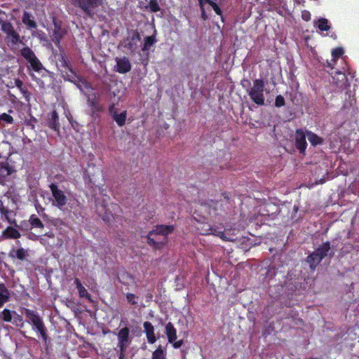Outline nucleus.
<instances>
[{
  "mask_svg": "<svg viewBox=\"0 0 359 359\" xmlns=\"http://www.w3.org/2000/svg\"><path fill=\"white\" fill-rule=\"evenodd\" d=\"M175 229L173 225H157L147 236V243L154 249H162L168 243V236Z\"/></svg>",
  "mask_w": 359,
  "mask_h": 359,
  "instance_id": "1",
  "label": "nucleus"
},
{
  "mask_svg": "<svg viewBox=\"0 0 359 359\" xmlns=\"http://www.w3.org/2000/svg\"><path fill=\"white\" fill-rule=\"evenodd\" d=\"M223 198L218 201L211 200L208 203L210 208L209 214L214 215H227L228 211L233 208L229 194L227 193L222 194Z\"/></svg>",
  "mask_w": 359,
  "mask_h": 359,
  "instance_id": "2",
  "label": "nucleus"
},
{
  "mask_svg": "<svg viewBox=\"0 0 359 359\" xmlns=\"http://www.w3.org/2000/svg\"><path fill=\"white\" fill-rule=\"evenodd\" d=\"M265 83L262 79H257L253 81L252 88L248 90V94L251 100L258 106L264 104Z\"/></svg>",
  "mask_w": 359,
  "mask_h": 359,
  "instance_id": "3",
  "label": "nucleus"
},
{
  "mask_svg": "<svg viewBox=\"0 0 359 359\" xmlns=\"http://www.w3.org/2000/svg\"><path fill=\"white\" fill-rule=\"evenodd\" d=\"M20 55L29 64L27 67L28 69H32L38 73L44 69L43 64L31 48L28 46L23 47L20 50Z\"/></svg>",
  "mask_w": 359,
  "mask_h": 359,
  "instance_id": "4",
  "label": "nucleus"
},
{
  "mask_svg": "<svg viewBox=\"0 0 359 359\" xmlns=\"http://www.w3.org/2000/svg\"><path fill=\"white\" fill-rule=\"evenodd\" d=\"M0 25L1 31L6 34V41L8 45L13 46L22 43L20 34L15 29L11 22L0 19Z\"/></svg>",
  "mask_w": 359,
  "mask_h": 359,
  "instance_id": "5",
  "label": "nucleus"
},
{
  "mask_svg": "<svg viewBox=\"0 0 359 359\" xmlns=\"http://www.w3.org/2000/svg\"><path fill=\"white\" fill-rule=\"evenodd\" d=\"M74 4L80 8L89 18H92L95 14V10L102 5V0H73Z\"/></svg>",
  "mask_w": 359,
  "mask_h": 359,
  "instance_id": "6",
  "label": "nucleus"
},
{
  "mask_svg": "<svg viewBox=\"0 0 359 359\" xmlns=\"http://www.w3.org/2000/svg\"><path fill=\"white\" fill-rule=\"evenodd\" d=\"M88 107L90 108L91 116L94 118L99 117V114L104 111V106L100 103V98L95 93H85Z\"/></svg>",
  "mask_w": 359,
  "mask_h": 359,
  "instance_id": "7",
  "label": "nucleus"
},
{
  "mask_svg": "<svg viewBox=\"0 0 359 359\" xmlns=\"http://www.w3.org/2000/svg\"><path fill=\"white\" fill-rule=\"evenodd\" d=\"M141 36L139 32L135 29L133 30L130 34L127 36L123 41V46L130 53H135L137 48V43L140 41Z\"/></svg>",
  "mask_w": 359,
  "mask_h": 359,
  "instance_id": "8",
  "label": "nucleus"
},
{
  "mask_svg": "<svg viewBox=\"0 0 359 359\" xmlns=\"http://www.w3.org/2000/svg\"><path fill=\"white\" fill-rule=\"evenodd\" d=\"M50 190L52 193L53 197L55 200V205L58 208L61 209L62 207L66 205L67 202V198L65 196L63 191L60 190L57 185L55 183H51L49 185Z\"/></svg>",
  "mask_w": 359,
  "mask_h": 359,
  "instance_id": "9",
  "label": "nucleus"
},
{
  "mask_svg": "<svg viewBox=\"0 0 359 359\" xmlns=\"http://www.w3.org/2000/svg\"><path fill=\"white\" fill-rule=\"evenodd\" d=\"M306 130L304 131L301 128L297 129L295 130L294 145L299 152L302 154H305V151L307 147V142L306 140Z\"/></svg>",
  "mask_w": 359,
  "mask_h": 359,
  "instance_id": "10",
  "label": "nucleus"
},
{
  "mask_svg": "<svg viewBox=\"0 0 359 359\" xmlns=\"http://www.w3.org/2000/svg\"><path fill=\"white\" fill-rule=\"evenodd\" d=\"M201 233L203 235H214L218 236L222 241H229V238L225 236L224 232L218 226H211L208 224L203 225V227L201 229Z\"/></svg>",
  "mask_w": 359,
  "mask_h": 359,
  "instance_id": "11",
  "label": "nucleus"
},
{
  "mask_svg": "<svg viewBox=\"0 0 359 359\" xmlns=\"http://www.w3.org/2000/svg\"><path fill=\"white\" fill-rule=\"evenodd\" d=\"M54 29L51 35V39L57 48L60 47V41L67 34L65 29L62 27L60 23L54 21Z\"/></svg>",
  "mask_w": 359,
  "mask_h": 359,
  "instance_id": "12",
  "label": "nucleus"
},
{
  "mask_svg": "<svg viewBox=\"0 0 359 359\" xmlns=\"http://www.w3.org/2000/svg\"><path fill=\"white\" fill-rule=\"evenodd\" d=\"M115 61L116 63L115 71L116 72L123 74L131 70L132 65L128 57H116Z\"/></svg>",
  "mask_w": 359,
  "mask_h": 359,
  "instance_id": "13",
  "label": "nucleus"
},
{
  "mask_svg": "<svg viewBox=\"0 0 359 359\" xmlns=\"http://www.w3.org/2000/svg\"><path fill=\"white\" fill-rule=\"evenodd\" d=\"M109 112L119 127H122L125 125L127 118L126 111L118 114L115 111L114 104H111L109 107Z\"/></svg>",
  "mask_w": 359,
  "mask_h": 359,
  "instance_id": "14",
  "label": "nucleus"
},
{
  "mask_svg": "<svg viewBox=\"0 0 359 359\" xmlns=\"http://www.w3.org/2000/svg\"><path fill=\"white\" fill-rule=\"evenodd\" d=\"M313 252H315L323 259L327 255L332 258L334 255V252L331 251L330 241H326L322 245H320Z\"/></svg>",
  "mask_w": 359,
  "mask_h": 359,
  "instance_id": "15",
  "label": "nucleus"
},
{
  "mask_svg": "<svg viewBox=\"0 0 359 359\" xmlns=\"http://www.w3.org/2000/svg\"><path fill=\"white\" fill-rule=\"evenodd\" d=\"M31 320L32 322L34 328L39 332L43 340L46 342L47 334L46 333L45 326L39 318V316H31Z\"/></svg>",
  "mask_w": 359,
  "mask_h": 359,
  "instance_id": "16",
  "label": "nucleus"
},
{
  "mask_svg": "<svg viewBox=\"0 0 359 359\" xmlns=\"http://www.w3.org/2000/svg\"><path fill=\"white\" fill-rule=\"evenodd\" d=\"M29 256V250L24 249L22 248L15 249L12 248L9 253L8 257L13 259H18L24 261Z\"/></svg>",
  "mask_w": 359,
  "mask_h": 359,
  "instance_id": "17",
  "label": "nucleus"
},
{
  "mask_svg": "<svg viewBox=\"0 0 359 359\" xmlns=\"http://www.w3.org/2000/svg\"><path fill=\"white\" fill-rule=\"evenodd\" d=\"M129 330L127 327L122 328L118 334V342L121 350L124 351L128 344Z\"/></svg>",
  "mask_w": 359,
  "mask_h": 359,
  "instance_id": "18",
  "label": "nucleus"
},
{
  "mask_svg": "<svg viewBox=\"0 0 359 359\" xmlns=\"http://www.w3.org/2000/svg\"><path fill=\"white\" fill-rule=\"evenodd\" d=\"M322 260L323 259H321L315 252L309 255L306 258V262L309 265V268L311 271H315Z\"/></svg>",
  "mask_w": 359,
  "mask_h": 359,
  "instance_id": "19",
  "label": "nucleus"
},
{
  "mask_svg": "<svg viewBox=\"0 0 359 359\" xmlns=\"http://www.w3.org/2000/svg\"><path fill=\"white\" fill-rule=\"evenodd\" d=\"M15 85L19 89V90L21 92V93L23 95L25 101L27 103H29L30 98H31V93L29 91L27 87L24 85L22 81L20 80V79H15Z\"/></svg>",
  "mask_w": 359,
  "mask_h": 359,
  "instance_id": "20",
  "label": "nucleus"
},
{
  "mask_svg": "<svg viewBox=\"0 0 359 359\" xmlns=\"http://www.w3.org/2000/svg\"><path fill=\"white\" fill-rule=\"evenodd\" d=\"M76 83H74L76 87L82 92L83 94L86 93L85 90H94V88L92 86V84L88 82L86 79L83 77L80 76L79 78H77L76 80Z\"/></svg>",
  "mask_w": 359,
  "mask_h": 359,
  "instance_id": "21",
  "label": "nucleus"
},
{
  "mask_svg": "<svg viewBox=\"0 0 359 359\" xmlns=\"http://www.w3.org/2000/svg\"><path fill=\"white\" fill-rule=\"evenodd\" d=\"M48 126L52 130L59 132L60 126L59 123V116L57 112L55 110H53L51 112L50 117L48 121Z\"/></svg>",
  "mask_w": 359,
  "mask_h": 359,
  "instance_id": "22",
  "label": "nucleus"
},
{
  "mask_svg": "<svg viewBox=\"0 0 359 359\" xmlns=\"http://www.w3.org/2000/svg\"><path fill=\"white\" fill-rule=\"evenodd\" d=\"M22 22L23 24L27 25L29 29H36L37 27V24L34 20V17L29 12L26 11H24L23 13L22 17Z\"/></svg>",
  "mask_w": 359,
  "mask_h": 359,
  "instance_id": "23",
  "label": "nucleus"
},
{
  "mask_svg": "<svg viewBox=\"0 0 359 359\" xmlns=\"http://www.w3.org/2000/svg\"><path fill=\"white\" fill-rule=\"evenodd\" d=\"M2 236L5 238L18 239L20 238V233L12 226H8L3 232Z\"/></svg>",
  "mask_w": 359,
  "mask_h": 359,
  "instance_id": "24",
  "label": "nucleus"
},
{
  "mask_svg": "<svg viewBox=\"0 0 359 359\" xmlns=\"http://www.w3.org/2000/svg\"><path fill=\"white\" fill-rule=\"evenodd\" d=\"M306 135L311 144L313 147L323 143V139L311 130H306Z\"/></svg>",
  "mask_w": 359,
  "mask_h": 359,
  "instance_id": "25",
  "label": "nucleus"
},
{
  "mask_svg": "<svg viewBox=\"0 0 359 359\" xmlns=\"http://www.w3.org/2000/svg\"><path fill=\"white\" fill-rule=\"evenodd\" d=\"M144 327L145 329L148 342L150 344H154L156 339L154 335V327L149 322H145L144 323Z\"/></svg>",
  "mask_w": 359,
  "mask_h": 359,
  "instance_id": "26",
  "label": "nucleus"
},
{
  "mask_svg": "<svg viewBox=\"0 0 359 359\" xmlns=\"http://www.w3.org/2000/svg\"><path fill=\"white\" fill-rule=\"evenodd\" d=\"M165 333L167 334L168 341L174 342L177 339V331L171 323H168L165 326Z\"/></svg>",
  "mask_w": 359,
  "mask_h": 359,
  "instance_id": "27",
  "label": "nucleus"
},
{
  "mask_svg": "<svg viewBox=\"0 0 359 359\" xmlns=\"http://www.w3.org/2000/svg\"><path fill=\"white\" fill-rule=\"evenodd\" d=\"M9 290L6 288L4 284H1L0 285V309L9 300Z\"/></svg>",
  "mask_w": 359,
  "mask_h": 359,
  "instance_id": "28",
  "label": "nucleus"
},
{
  "mask_svg": "<svg viewBox=\"0 0 359 359\" xmlns=\"http://www.w3.org/2000/svg\"><path fill=\"white\" fill-rule=\"evenodd\" d=\"M74 284L76 285V287L79 292L80 297H85L88 299H90V294L88 292L87 290L83 286L79 278H75Z\"/></svg>",
  "mask_w": 359,
  "mask_h": 359,
  "instance_id": "29",
  "label": "nucleus"
},
{
  "mask_svg": "<svg viewBox=\"0 0 359 359\" xmlns=\"http://www.w3.org/2000/svg\"><path fill=\"white\" fill-rule=\"evenodd\" d=\"M29 222L31 226V229H43L44 224L41 219L34 214L32 215L29 218Z\"/></svg>",
  "mask_w": 359,
  "mask_h": 359,
  "instance_id": "30",
  "label": "nucleus"
},
{
  "mask_svg": "<svg viewBox=\"0 0 359 359\" xmlns=\"http://www.w3.org/2000/svg\"><path fill=\"white\" fill-rule=\"evenodd\" d=\"M156 41L157 40L155 34L146 36L144 39V44L142 48V50L144 52L149 50L150 47L155 44Z\"/></svg>",
  "mask_w": 359,
  "mask_h": 359,
  "instance_id": "31",
  "label": "nucleus"
},
{
  "mask_svg": "<svg viewBox=\"0 0 359 359\" xmlns=\"http://www.w3.org/2000/svg\"><path fill=\"white\" fill-rule=\"evenodd\" d=\"M318 22V28L320 31H328L330 29V25H329V22L326 18H320Z\"/></svg>",
  "mask_w": 359,
  "mask_h": 359,
  "instance_id": "32",
  "label": "nucleus"
},
{
  "mask_svg": "<svg viewBox=\"0 0 359 359\" xmlns=\"http://www.w3.org/2000/svg\"><path fill=\"white\" fill-rule=\"evenodd\" d=\"M152 13H156L161 11L160 5L158 0H149L148 6H146Z\"/></svg>",
  "mask_w": 359,
  "mask_h": 359,
  "instance_id": "33",
  "label": "nucleus"
},
{
  "mask_svg": "<svg viewBox=\"0 0 359 359\" xmlns=\"http://www.w3.org/2000/svg\"><path fill=\"white\" fill-rule=\"evenodd\" d=\"M67 70L69 71V73L66 72L67 79L73 83H76V80L80 76L76 74L72 67H69Z\"/></svg>",
  "mask_w": 359,
  "mask_h": 359,
  "instance_id": "34",
  "label": "nucleus"
},
{
  "mask_svg": "<svg viewBox=\"0 0 359 359\" xmlns=\"http://www.w3.org/2000/svg\"><path fill=\"white\" fill-rule=\"evenodd\" d=\"M152 359H165V354L161 346L153 352Z\"/></svg>",
  "mask_w": 359,
  "mask_h": 359,
  "instance_id": "35",
  "label": "nucleus"
},
{
  "mask_svg": "<svg viewBox=\"0 0 359 359\" xmlns=\"http://www.w3.org/2000/svg\"><path fill=\"white\" fill-rule=\"evenodd\" d=\"M344 49L341 47H337L332 50V57L334 60H338L344 54Z\"/></svg>",
  "mask_w": 359,
  "mask_h": 359,
  "instance_id": "36",
  "label": "nucleus"
},
{
  "mask_svg": "<svg viewBox=\"0 0 359 359\" xmlns=\"http://www.w3.org/2000/svg\"><path fill=\"white\" fill-rule=\"evenodd\" d=\"M205 1L206 3H208L212 8V9L215 11V12L218 15H222V11L221 8H219V6L216 3H215L212 0H205Z\"/></svg>",
  "mask_w": 359,
  "mask_h": 359,
  "instance_id": "37",
  "label": "nucleus"
},
{
  "mask_svg": "<svg viewBox=\"0 0 359 359\" xmlns=\"http://www.w3.org/2000/svg\"><path fill=\"white\" fill-rule=\"evenodd\" d=\"M127 302L132 305L137 304L138 297L132 293H127L126 294Z\"/></svg>",
  "mask_w": 359,
  "mask_h": 359,
  "instance_id": "38",
  "label": "nucleus"
},
{
  "mask_svg": "<svg viewBox=\"0 0 359 359\" xmlns=\"http://www.w3.org/2000/svg\"><path fill=\"white\" fill-rule=\"evenodd\" d=\"M285 100L283 96L281 95H278L276 97L274 105L276 107H281L285 106Z\"/></svg>",
  "mask_w": 359,
  "mask_h": 359,
  "instance_id": "39",
  "label": "nucleus"
},
{
  "mask_svg": "<svg viewBox=\"0 0 359 359\" xmlns=\"http://www.w3.org/2000/svg\"><path fill=\"white\" fill-rule=\"evenodd\" d=\"M60 62L61 63L62 67L65 68L66 69H69V67H72L65 55H61Z\"/></svg>",
  "mask_w": 359,
  "mask_h": 359,
  "instance_id": "40",
  "label": "nucleus"
},
{
  "mask_svg": "<svg viewBox=\"0 0 359 359\" xmlns=\"http://www.w3.org/2000/svg\"><path fill=\"white\" fill-rule=\"evenodd\" d=\"M0 118L1 121H4L6 123L12 124L13 123V118L11 115L6 113L1 114Z\"/></svg>",
  "mask_w": 359,
  "mask_h": 359,
  "instance_id": "41",
  "label": "nucleus"
},
{
  "mask_svg": "<svg viewBox=\"0 0 359 359\" xmlns=\"http://www.w3.org/2000/svg\"><path fill=\"white\" fill-rule=\"evenodd\" d=\"M123 284L129 285L134 281L133 277L128 272H126V280H119Z\"/></svg>",
  "mask_w": 359,
  "mask_h": 359,
  "instance_id": "42",
  "label": "nucleus"
},
{
  "mask_svg": "<svg viewBox=\"0 0 359 359\" xmlns=\"http://www.w3.org/2000/svg\"><path fill=\"white\" fill-rule=\"evenodd\" d=\"M302 18L304 21H309L311 20V13L309 11L304 10L302 12Z\"/></svg>",
  "mask_w": 359,
  "mask_h": 359,
  "instance_id": "43",
  "label": "nucleus"
},
{
  "mask_svg": "<svg viewBox=\"0 0 359 359\" xmlns=\"http://www.w3.org/2000/svg\"><path fill=\"white\" fill-rule=\"evenodd\" d=\"M183 344V340L175 341L172 342L173 347L175 348H180Z\"/></svg>",
  "mask_w": 359,
  "mask_h": 359,
  "instance_id": "44",
  "label": "nucleus"
},
{
  "mask_svg": "<svg viewBox=\"0 0 359 359\" xmlns=\"http://www.w3.org/2000/svg\"><path fill=\"white\" fill-rule=\"evenodd\" d=\"M0 212L3 215H6V214H9L11 212L1 204L0 206Z\"/></svg>",
  "mask_w": 359,
  "mask_h": 359,
  "instance_id": "45",
  "label": "nucleus"
},
{
  "mask_svg": "<svg viewBox=\"0 0 359 359\" xmlns=\"http://www.w3.org/2000/svg\"><path fill=\"white\" fill-rule=\"evenodd\" d=\"M111 207L113 208V210L116 211L114 215H116V213H119V212H121V208H120L118 205L114 204V203H111Z\"/></svg>",
  "mask_w": 359,
  "mask_h": 359,
  "instance_id": "46",
  "label": "nucleus"
},
{
  "mask_svg": "<svg viewBox=\"0 0 359 359\" xmlns=\"http://www.w3.org/2000/svg\"><path fill=\"white\" fill-rule=\"evenodd\" d=\"M200 7H201V11H202L201 12V18H203V20H207L208 16H207V15L205 13L203 5L200 6Z\"/></svg>",
  "mask_w": 359,
  "mask_h": 359,
  "instance_id": "47",
  "label": "nucleus"
},
{
  "mask_svg": "<svg viewBox=\"0 0 359 359\" xmlns=\"http://www.w3.org/2000/svg\"><path fill=\"white\" fill-rule=\"evenodd\" d=\"M4 321L11 322L13 318V316H1Z\"/></svg>",
  "mask_w": 359,
  "mask_h": 359,
  "instance_id": "48",
  "label": "nucleus"
},
{
  "mask_svg": "<svg viewBox=\"0 0 359 359\" xmlns=\"http://www.w3.org/2000/svg\"><path fill=\"white\" fill-rule=\"evenodd\" d=\"M153 296L151 293H147L146 294V299H147V302H149L151 301V299H152Z\"/></svg>",
  "mask_w": 359,
  "mask_h": 359,
  "instance_id": "49",
  "label": "nucleus"
},
{
  "mask_svg": "<svg viewBox=\"0 0 359 359\" xmlns=\"http://www.w3.org/2000/svg\"><path fill=\"white\" fill-rule=\"evenodd\" d=\"M0 314H11V311L9 309H5Z\"/></svg>",
  "mask_w": 359,
  "mask_h": 359,
  "instance_id": "50",
  "label": "nucleus"
},
{
  "mask_svg": "<svg viewBox=\"0 0 359 359\" xmlns=\"http://www.w3.org/2000/svg\"><path fill=\"white\" fill-rule=\"evenodd\" d=\"M6 218V219L9 222V223H13V222L9 218V216H8V214H6V215H4ZM13 222H15V221H13Z\"/></svg>",
  "mask_w": 359,
  "mask_h": 359,
  "instance_id": "51",
  "label": "nucleus"
},
{
  "mask_svg": "<svg viewBox=\"0 0 359 359\" xmlns=\"http://www.w3.org/2000/svg\"><path fill=\"white\" fill-rule=\"evenodd\" d=\"M5 169L7 170V175L11 174L12 171H11V168H9L8 166H6V167H5Z\"/></svg>",
  "mask_w": 359,
  "mask_h": 359,
  "instance_id": "52",
  "label": "nucleus"
},
{
  "mask_svg": "<svg viewBox=\"0 0 359 359\" xmlns=\"http://www.w3.org/2000/svg\"><path fill=\"white\" fill-rule=\"evenodd\" d=\"M200 6L203 5V0H198Z\"/></svg>",
  "mask_w": 359,
  "mask_h": 359,
  "instance_id": "53",
  "label": "nucleus"
},
{
  "mask_svg": "<svg viewBox=\"0 0 359 359\" xmlns=\"http://www.w3.org/2000/svg\"><path fill=\"white\" fill-rule=\"evenodd\" d=\"M26 314L29 315V314H32V313H30V311H29L27 310V313H26Z\"/></svg>",
  "mask_w": 359,
  "mask_h": 359,
  "instance_id": "54",
  "label": "nucleus"
},
{
  "mask_svg": "<svg viewBox=\"0 0 359 359\" xmlns=\"http://www.w3.org/2000/svg\"><path fill=\"white\" fill-rule=\"evenodd\" d=\"M297 3L300 4L302 0H295Z\"/></svg>",
  "mask_w": 359,
  "mask_h": 359,
  "instance_id": "55",
  "label": "nucleus"
},
{
  "mask_svg": "<svg viewBox=\"0 0 359 359\" xmlns=\"http://www.w3.org/2000/svg\"><path fill=\"white\" fill-rule=\"evenodd\" d=\"M294 210L297 212V210H298V208H297V207H296V206H294Z\"/></svg>",
  "mask_w": 359,
  "mask_h": 359,
  "instance_id": "56",
  "label": "nucleus"
}]
</instances>
